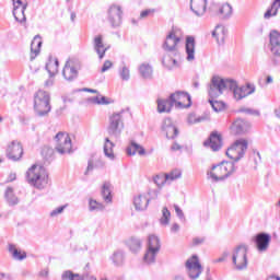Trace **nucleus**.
<instances>
[{
    "label": "nucleus",
    "instance_id": "e2e57ef3",
    "mask_svg": "<svg viewBox=\"0 0 280 280\" xmlns=\"http://www.w3.org/2000/svg\"><path fill=\"white\" fill-rule=\"evenodd\" d=\"M203 242H205V238L196 237V238H194L192 244L195 246H198V245L202 244Z\"/></svg>",
    "mask_w": 280,
    "mask_h": 280
},
{
    "label": "nucleus",
    "instance_id": "5fc2aeb1",
    "mask_svg": "<svg viewBox=\"0 0 280 280\" xmlns=\"http://www.w3.org/2000/svg\"><path fill=\"white\" fill-rule=\"evenodd\" d=\"M66 207L67 206H61V207H58L55 210H52L50 212L51 218H56V215H60V213H62V211H65Z\"/></svg>",
    "mask_w": 280,
    "mask_h": 280
},
{
    "label": "nucleus",
    "instance_id": "bf43d9fd",
    "mask_svg": "<svg viewBox=\"0 0 280 280\" xmlns=\"http://www.w3.org/2000/svg\"><path fill=\"white\" fill-rule=\"evenodd\" d=\"M172 152H178V150H183V145L178 144V142H174L171 147Z\"/></svg>",
    "mask_w": 280,
    "mask_h": 280
},
{
    "label": "nucleus",
    "instance_id": "7ed1b4c3",
    "mask_svg": "<svg viewBox=\"0 0 280 280\" xmlns=\"http://www.w3.org/2000/svg\"><path fill=\"white\" fill-rule=\"evenodd\" d=\"M211 170L215 172L208 173V176L212 178V183H220V180H226L231 174H234L237 167H235V162L222 161L220 164L212 165Z\"/></svg>",
    "mask_w": 280,
    "mask_h": 280
},
{
    "label": "nucleus",
    "instance_id": "6e6d98bb",
    "mask_svg": "<svg viewBox=\"0 0 280 280\" xmlns=\"http://www.w3.org/2000/svg\"><path fill=\"white\" fill-rule=\"evenodd\" d=\"M229 255H231L228 250L223 252L221 257H219L218 259H215L213 262L214 264H222V261H226V258L229 257Z\"/></svg>",
    "mask_w": 280,
    "mask_h": 280
},
{
    "label": "nucleus",
    "instance_id": "680f3d73",
    "mask_svg": "<svg viewBox=\"0 0 280 280\" xmlns=\"http://www.w3.org/2000/svg\"><path fill=\"white\" fill-rule=\"evenodd\" d=\"M254 154H256V156L258 158V161L257 158H255V164L257 165V163H261V153H259V151L257 150H254Z\"/></svg>",
    "mask_w": 280,
    "mask_h": 280
},
{
    "label": "nucleus",
    "instance_id": "6ab92c4d",
    "mask_svg": "<svg viewBox=\"0 0 280 280\" xmlns=\"http://www.w3.org/2000/svg\"><path fill=\"white\" fill-rule=\"evenodd\" d=\"M179 43L180 37L176 36V33H174V31H171L163 44V49H165V51H176V46Z\"/></svg>",
    "mask_w": 280,
    "mask_h": 280
},
{
    "label": "nucleus",
    "instance_id": "3c124183",
    "mask_svg": "<svg viewBox=\"0 0 280 280\" xmlns=\"http://www.w3.org/2000/svg\"><path fill=\"white\" fill-rule=\"evenodd\" d=\"M156 255H159V253H154V255L152 256V254L148 255V252H145L144 256H143V260L145 264H154L156 261Z\"/></svg>",
    "mask_w": 280,
    "mask_h": 280
},
{
    "label": "nucleus",
    "instance_id": "58836bf2",
    "mask_svg": "<svg viewBox=\"0 0 280 280\" xmlns=\"http://www.w3.org/2000/svg\"><path fill=\"white\" fill-rule=\"evenodd\" d=\"M118 75L122 82H128L130 80V68L126 66V61H121L118 68Z\"/></svg>",
    "mask_w": 280,
    "mask_h": 280
},
{
    "label": "nucleus",
    "instance_id": "a19ab883",
    "mask_svg": "<svg viewBox=\"0 0 280 280\" xmlns=\"http://www.w3.org/2000/svg\"><path fill=\"white\" fill-rule=\"evenodd\" d=\"M139 73L141 75V78H143L144 80H150V78H152V66H150L149 63H142L139 67Z\"/></svg>",
    "mask_w": 280,
    "mask_h": 280
},
{
    "label": "nucleus",
    "instance_id": "603ef678",
    "mask_svg": "<svg viewBox=\"0 0 280 280\" xmlns=\"http://www.w3.org/2000/svg\"><path fill=\"white\" fill-rule=\"evenodd\" d=\"M91 102H93V104H108V100H106V96H102L100 98V96H94L93 98H91Z\"/></svg>",
    "mask_w": 280,
    "mask_h": 280
},
{
    "label": "nucleus",
    "instance_id": "79ce46f5",
    "mask_svg": "<svg viewBox=\"0 0 280 280\" xmlns=\"http://www.w3.org/2000/svg\"><path fill=\"white\" fill-rule=\"evenodd\" d=\"M141 241L139 238L131 237L127 241V246L131 253H139L141 250Z\"/></svg>",
    "mask_w": 280,
    "mask_h": 280
},
{
    "label": "nucleus",
    "instance_id": "8fccbe9b",
    "mask_svg": "<svg viewBox=\"0 0 280 280\" xmlns=\"http://www.w3.org/2000/svg\"><path fill=\"white\" fill-rule=\"evenodd\" d=\"M238 113H245L246 115H254L256 117H259V115H261V113L258 109H253V108H240Z\"/></svg>",
    "mask_w": 280,
    "mask_h": 280
},
{
    "label": "nucleus",
    "instance_id": "423d86ee",
    "mask_svg": "<svg viewBox=\"0 0 280 280\" xmlns=\"http://www.w3.org/2000/svg\"><path fill=\"white\" fill-rule=\"evenodd\" d=\"M248 247L238 245L232 255V264L236 270H246L248 268Z\"/></svg>",
    "mask_w": 280,
    "mask_h": 280
},
{
    "label": "nucleus",
    "instance_id": "e433bc0d",
    "mask_svg": "<svg viewBox=\"0 0 280 280\" xmlns=\"http://www.w3.org/2000/svg\"><path fill=\"white\" fill-rule=\"evenodd\" d=\"M219 15L221 16V19L223 20H228L231 19V16H233V7L231 4L223 3L220 8H219Z\"/></svg>",
    "mask_w": 280,
    "mask_h": 280
},
{
    "label": "nucleus",
    "instance_id": "09e8293b",
    "mask_svg": "<svg viewBox=\"0 0 280 280\" xmlns=\"http://www.w3.org/2000/svg\"><path fill=\"white\" fill-rule=\"evenodd\" d=\"M153 182L158 185V187H163L167 183V178L165 175H156L153 177Z\"/></svg>",
    "mask_w": 280,
    "mask_h": 280
},
{
    "label": "nucleus",
    "instance_id": "ea45409f",
    "mask_svg": "<svg viewBox=\"0 0 280 280\" xmlns=\"http://www.w3.org/2000/svg\"><path fill=\"white\" fill-rule=\"evenodd\" d=\"M110 259L114 264V266H124V261L126 259V255L124 254V250L118 249L114 252V254L110 256Z\"/></svg>",
    "mask_w": 280,
    "mask_h": 280
},
{
    "label": "nucleus",
    "instance_id": "a18cd8bd",
    "mask_svg": "<svg viewBox=\"0 0 280 280\" xmlns=\"http://www.w3.org/2000/svg\"><path fill=\"white\" fill-rule=\"evenodd\" d=\"M241 93H243V95H241V97H248V95H253V93H255V85L250 84V83H246L245 85H241Z\"/></svg>",
    "mask_w": 280,
    "mask_h": 280
},
{
    "label": "nucleus",
    "instance_id": "5701e85b",
    "mask_svg": "<svg viewBox=\"0 0 280 280\" xmlns=\"http://www.w3.org/2000/svg\"><path fill=\"white\" fill-rule=\"evenodd\" d=\"M190 10L196 16H202L207 12V0H190Z\"/></svg>",
    "mask_w": 280,
    "mask_h": 280
},
{
    "label": "nucleus",
    "instance_id": "cd10ccee",
    "mask_svg": "<svg viewBox=\"0 0 280 280\" xmlns=\"http://www.w3.org/2000/svg\"><path fill=\"white\" fill-rule=\"evenodd\" d=\"M60 67V61H58V58H55L49 56L48 62L45 66L46 71L49 73V78H54L58 73V68Z\"/></svg>",
    "mask_w": 280,
    "mask_h": 280
},
{
    "label": "nucleus",
    "instance_id": "9d476101",
    "mask_svg": "<svg viewBox=\"0 0 280 280\" xmlns=\"http://www.w3.org/2000/svg\"><path fill=\"white\" fill-rule=\"evenodd\" d=\"M186 269L189 279L196 280L202 275V265H200L198 255H192V257L186 261Z\"/></svg>",
    "mask_w": 280,
    "mask_h": 280
},
{
    "label": "nucleus",
    "instance_id": "69168bd1",
    "mask_svg": "<svg viewBox=\"0 0 280 280\" xmlns=\"http://www.w3.org/2000/svg\"><path fill=\"white\" fill-rule=\"evenodd\" d=\"M45 86H54V78L50 77L48 80H46Z\"/></svg>",
    "mask_w": 280,
    "mask_h": 280
},
{
    "label": "nucleus",
    "instance_id": "f257e3e1",
    "mask_svg": "<svg viewBox=\"0 0 280 280\" xmlns=\"http://www.w3.org/2000/svg\"><path fill=\"white\" fill-rule=\"evenodd\" d=\"M158 113H172V108H189L191 106V95L187 92L176 91L168 98H159Z\"/></svg>",
    "mask_w": 280,
    "mask_h": 280
},
{
    "label": "nucleus",
    "instance_id": "f03ea898",
    "mask_svg": "<svg viewBox=\"0 0 280 280\" xmlns=\"http://www.w3.org/2000/svg\"><path fill=\"white\" fill-rule=\"evenodd\" d=\"M26 180L28 185H33L37 189H45V185L49 183V174L45 167L33 164L26 172Z\"/></svg>",
    "mask_w": 280,
    "mask_h": 280
},
{
    "label": "nucleus",
    "instance_id": "aec40b11",
    "mask_svg": "<svg viewBox=\"0 0 280 280\" xmlns=\"http://www.w3.org/2000/svg\"><path fill=\"white\" fill-rule=\"evenodd\" d=\"M62 280H97L94 276H91L89 273H74L71 270H66L61 275Z\"/></svg>",
    "mask_w": 280,
    "mask_h": 280
},
{
    "label": "nucleus",
    "instance_id": "f8f14e48",
    "mask_svg": "<svg viewBox=\"0 0 280 280\" xmlns=\"http://www.w3.org/2000/svg\"><path fill=\"white\" fill-rule=\"evenodd\" d=\"M253 242L259 253H266L270 242H272V236L266 232H260L254 236Z\"/></svg>",
    "mask_w": 280,
    "mask_h": 280
},
{
    "label": "nucleus",
    "instance_id": "0e129e2a",
    "mask_svg": "<svg viewBox=\"0 0 280 280\" xmlns=\"http://www.w3.org/2000/svg\"><path fill=\"white\" fill-rule=\"evenodd\" d=\"M23 5L25 4H23L22 0H16V1L13 0V8H23Z\"/></svg>",
    "mask_w": 280,
    "mask_h": 280
},
{
    "label": "nucleus",
    "instance_id": "2f4dec72",
    "mask_svg": "<svg viewBox=\"0 0 280 280\" xmlns=\"http://www.w3.org/2000/svg\"><path fill=\"white\" fill-rule=\"evenodd\" d=\"M279 9H280V0H273L271 5L265 12L264 19L268 21L272 19V16H277V14H279Z\"/></svg>",
    "mask_w": 280,
    "mask_h": 280
},
{
    "label": "nucleus",
    "instance_id": "473e14b6",
    "mask_svg": "<svg viewBox=\"0 0 280 280\" xmlns=\"http://www.w3.org/2000/svg\"><path fill=\"white\" fill-rule=\"evenodd\" d=\"M25 10H27V4H24L21 8H13V16L18 23H25V21H27Z\"/></svg>",
    "mask_w": 280,
    "mask_h": 280
},
{
    "label": "nucleus",
    "instance_id": "a878e982",
    "mask_svg": "<svg viewBox=\"0 0 280 280\" xmlns=\"http://www.w3.org/2000/svg\"><path fill=\"white\" fill-rule=\"evenodd\" d=\"M228 89L229 91H232L233 97L234 100H236V102L244 100V97H242V95H244L242 92V88L237 85V81L233 79H228Z\"/></svg>",
    "mask_w": 280,
    "mask_h": 280
},
{
    "label": "nucleus",
    "instance_id": "f704fd0d",
    "mask_svg": "<svg viewBox=\"0 0 280 280\" xmlns=\"http://www.w3.org/2000/svg\"><path fill=\"white\" fill-rule=\"evenodd\" d=\"M101 194H102L103 200L107 202V205L113 202V190H110V183L105 182L103 184Z\"/></svg>",
    "mask_w": 280,
    "mask_h": 280
},
{
    "label": "nucleus",
    "instance_id": "72a5a7b5",
    "mask_svg": "<svg viewBox=\"0 0 280 280\" xmlns=\"http://www.w3.org/2000/svg\"><path fill=\"white\" fill-rule=\"evenodd\" d=\"M4 197L10 207H14V206L19 205V197H16V195H14V188L7 187Z\"/></svg>",
    "mask_w": 280,
    "mask_h": 280
},
{
    "label": "nucleus",
    "instance_id": "c85d7f7f",
    "mask_svg": "<svg viewBox=\"0 0 280 280\" xmlns=\"http://www.w3.org/2000/svg\"><path fill=\"white\" fill-rule=\"evenodd\" d=\"M126 153L128 156H135V154H139L140 156H143L145 154V149L141 147V144L137 143L136 141L131 140L130 145L126 148Z\"/></svg>",
    "mask_w": 280,
    "mask_h": 280
},
{
    "label": "nucleus",
    "instance_id": "2eb2a0df",
    "mask_svg": "<svg viewBox=\"0 0 280 280\" xmlns=\"http://www.w3.org/2000/svg\"><path fill=\"white\" fill-rule=\"evenodd\" d=\"M161 129L166 135V139H176L178 137V127L172 121V118H164Z\"/></svg>",
    "mask_w": 280,
    "mask_h": 280
},
{
    "label": "nucleus",
    "instance_id": "13d9d810",
    "mask_svg": "<svg viewBox=\"0 0 280 280\" xmlns=\"http://www.w3.org/2000/svg\"><path fill=\"white\" fill-rule=\"evenodd\" d=\"M152 12H154V10H151V9H147L144 11H141L140 19H145L147 16H150V14H152Z\"/></svg>",
    "mask_w": 280,
    "mask_h": 280
},
{
    "label": "nucleus",
    "instance_id": "b1692460",
    "mask_svg": "<svg viewBox=\"0 0 280 280\" xmlns=\"http://www.w3.org/2000/svg\"><path fill=\"white\" fill-rule=\"evenodd\" d=\"M159 250H161V240L156 235H150L148 238L147 256L152 255L154 257V253H159Z\"/></svg>",
    "mask_w": 280,
    "mask_h": 280
},
{
    "label": "nucleus",
    "instance_id": "774afa93",
    "mask_svg": "<svg viewBox=\"0 0 280 280\" xmlns=\"http://www.w3.org/2000/svg\"><path fill=\"white\" fill-rule=\"evenodd\" d=\"M275 115L278 119H280V106L275 109Z\"/></svg>",
    "mask_w": 280,
    "mask_h": 280
},
{
    "label": "nucleus",
    "instance_id": "1a4fd4ad",
    "mask_svg": "<svg viewBox=\"0 0 280 280\" xmlns=\"http://www.w3.org/2000/svg\"><path fill=\"white\" fill-rule=\"evenodd\" d=\"M55 141H57L56 150L59 154H71L72 143L69 135L60 131L55 136Z\"/></svg>",
    "mask_w": 280,
    "mask_h": 280
},
{
    "label": "nucleus",
    "instance_id": "bb28decb",
    "mask_svg": "<svg viewBox=\"0 0 280 280\" xmlns=\"http://www.w3.org/2000/svg\"><path fill=\"white\" fill-rule=\"evenodd\" d=\"M133 205L136 211H145L150 205V198H148L145 195H139L138 197L133 198Z\"/></svg>",
    "mask_w": 280,
    "mask_h": 280
},
{
    "label": "nucleus",
    "instance_id": "dca6fc26",
    "mask_svg": "<svg viewBox=\"0 0 280 280\" xmlns=\"http://www.w3.org/2000/svg\"><path fill=\"white\" fill-rule=\"evenodd\" d=\"M269 49L272 56H280V33L277 30L269 33Z\"/></svg>",
    "mask_w": 280,
    "mask_h": 280
},
{
    "label": "nucleus",
    "instance_id": "338daca9",
    "mask_svg": "<svg viewBox=\"0 0 280 280\" xmlns=\"http://www.w3.org/2000/svg\"><path fill=\"white\" fill-rule=\"evenodd\" d=\"M15 178H16V174H14V173H13V174H10V175H9V178H8V182H9V183H12V182H14Z\"/></svg>",
    "mask_w": 280,
    "mask_h": 280
},
{
    "label": "nucleus",
    "instance_id": "4468645a",
    "mask_svg": "<svg viewBox=\"0 0 280 280\" xmlns=\"http://www.w3.org/2000/svg\"><path fill=\"white\" fill-rule=\"evenodd\" d=\"M7 156L10 161H21L23 158V145L21 142L14 140L7 149Z\"/></svg>",
    "mask_w": 280,
    "mask_h": 280
},
{
    "label": "nucleus",
    "instance_id": "7c9ffc66",
    "mask_svg": "<svg viewBox=\"0 0 280 280\" xmlns=\"http://www.w3.org/2000/svg\"><path fill=\"white\" fill-rule=\"evenodd\" d=\"M213 38L217 39L219 45H224V38H226V28L223 25H217L212 31Z\"/></svg>",
    "mask_w": 280,
    "mask_h": 280
},
{
    "label": "nucleus",
    "instance_id": "4c0bfd02",
    "mask_svg": "<svg viewBox=\"0 0 280 280\" xmlns=\"http://www.w3.org/2000/svg\"><path fill=\"white\" fill-rule=\"evenodd\" d=\"M113 148H115V143H113V141H110V139L105 138L104 154L110 161H115V153L113 152Z\"/></svg>",
    "mask_w": 280,
    "mask_h": 280
},
{
    "label": "nucleus",
    "instance_id": "0eeeda50",
    "mask_svg": "<svg viewBox=\"0 0 280 280\" xmlns=\"http://www.w3.org/2000/svg\"><path fill=\"white\" fill-rule=\"evenodd\" d=\"M228 89V79H222L220 77H212L211 83L209 85L208 94L209 100H218L224 91Z\"/></svg>",
    "mask_w": 280,
    "mask_h": 280
},
{
    "label": "nucleus",
    "instance_id": "39448f33",
    "mask_svg": "<svg viewBox=\"0 0 280 280\" xmlns=\"http://www.w3.org/2000/svg\"><path fill=\"white\" fill-rule=\"evenodd\" d=\"M246 150H248V140L241 138L234 141L226 150L225 154L234 163L242 161L246 155Z\"/></svg>",
    "mask_w": 280,
    "mask_h": 280
},
{
    "label": "nucleus",
    "instance_id": "de8ad7c7",
    "mask_svg": "<svg viewBox=\"0 0 280 280\" xmlns=\"http://www.w3.org/2000/svg\"><path fill=\"white\" fill-rule=\"evenodd\" d=\"M164 176L166 177V180H178V178L183 176V173L179 170H174Z\"/></svg>",
    "mask_w": 280,
    "mask_h": 280
},
{
    "label": "nucleus",
    "instance_id": "a211bd4d",
    "mask_svg": "<svg viewBox=\"0 0 280 280\" xmlns=\"http://www.w3.org/2000/svg\"><path fill=\"white\" fill-rule=\"evenodd\" d=\"M93 49L97 54L100 60L104 59V56H106V52L108 51V47L104 46V37L102 35L94 37Z\"/></svg>",
    "mask_w": 280,
    "mask_h": 280
},
{
    "label": "nucleus",
    "instance_id": "4d7b16f0",
    "mask_svg": "<svg viewBox=\"0 0 280 280\" xmlns=\"http://www.w3.org/2000/svg\"><path fill=\"white\" fill-rule=\"evenodd\" d=\"M110 67H113V62L110 60H106L101 69L102 73H106Z\"/></svg>",
    "mask_w": 280,
    "mask_h": 280
},
{
    "label": "nucleus",
    "instance_id": "052dcab7",
    "mask_svg": "<svg viewBox=\"0 0 280 280\" xmlns=\"http://www.w3.org/2000/svg\"><path fill=\"white\" fill-rule=\"evenodd\" d=\"M178 231H180V225H178V223H174L171 228V232L178 233Z\"/></svg>",
    "mask_w": 280,
    "mask_h": 280
},
{
    "label": "nucleus",
    "instance_id": "9b49d317",
    "mask_svg": "<svg viewBox=\"0 0 280 280\" xmlns=\"http://www.w3.org/2000/svg\"><path fill=\"white\" fill-rule=\"evenodd\" d=\"M124 19V11L121 7L117 4H113L109 7L107 11V21L112 27H119L121 25V21Z\"/></svg>",
    "mask_w": 280,
    "mask_h": 280
},
{
    "label": "nucleus",
    "instance_id": "4be33fe9",
    "mask_svg": "<svg viewBox=\"0 0 280 280\" xmlns=\"http://www.w3.org/2000/svg\"><path fill=\"white\" fill-rule=\"evenodd\" d=\"M62 75L67 82H73L78 80L79 72L78 69L68 61L62 69Z\"/></svg>",
    "mask_w": 280,
    "mask_h": 280
},
{
    "label": "nucleus",
    "instance_id": "20e7f679",
    "mask_svg": "<svg viewBox=\"0 0 280 280\" xmlns=\"http://www.w3.org/2000/svg\"><path fill=\"white\" fill-rule=\"evenodd\" d=\"M50 100L51 98L49 96V93L43 90L36 92L34 96V108L38 117H45L49 115V113L51 112V105L49 104Z\"/></svg>",
    "mask_w": 280,
    "mask_h": 280
},
{
    "label": "nucleus",
    "instance_id": "412c9836",
    "mask_svg": "<svg viewBox=\"0 0 280 280\" xmlns=\"http://www.w3.org/2000/svg\"><path fill=\"white\" fill-rule=\"evenodd\" d=\"M231 128H232L233 132H235L236 135H246V132H248V130H250V122H248L242 118H237L232 124Z\"/></svg>",
    "mask_w": 280,
    "mask_h": 280
},
{
    "label": "nucleus",
    "instance_id": "c756f323",
    "mask_svg": "<svg viewBox=\"0 0 280 280\" xmlns=\"http://www.w3.org/2000/svg\"><path fill=\"white\" fill-rule=\"evenodd\" d=\"M106 163L104 162V160H102V158H98L95 162L93 161V159H90L88 161V167L84 172L85 176H89L90 172H93V170H104Z\"/></svg>",
    "mask_w": 280,
    "mask_h": 280
},
{
    "label": "nucleus",
    "instance_id": "c9c22d12",
    "mask_svg": "<svg viewBox=\"0 0 280 280\" xmlns=\"http://www.w3.org/2000/svg\"><path fill=\"white\" fill-rule=\"evenodd\" d=\"M9 253L16 261H23V259H27V253H21V250H19L14 244H9Z\"/></svg>",
    "mask_w": 280,
    "mask_h": 280
},
{
    "label": "nucleus",
    "instance_id": "37998d69",
    "mask_svg": "<svg viewBox=\"0 0 280 280\" xmlns=\"http://www.w3.org/2000/svg\"><path fill=\"white\" fill-rule=\"evenodd\" d=\"M170 220H172V212H170V209H167V207H164L162 209V217L160 219V224L162 226H167V224H170Z\"/></svg>",
    "mask_w": 280,
    "mask_h": 280
},
{
    "label": "nucleus",
    "instance_id": "6e6552de",
    "mask_svg": "<svg viewBox=\"0 0 280 280\" xmlns=\"http://www.w3.org/2000/svg\"><path fill=\"white\" fill-rule=\"evenodd\" d=\"M122 114L124 110L115 113L109 117V125L107 127L109 137H115V139H119V137H121V132L124 130V120L121 119Z\"/></svg>",
    "mask_w": 280,
    "mask_h": 280
},
{
    "label": "nucleus",
    "instance_id": "f3484780",
    "mask_svg": "<svg viewBox=\"0 0 280 280\" xmlns=\"http://www.w3.org/2000/svg\"><path fill=\"white\" fill-rule=\"evenodd\" d=\"M186 60L192 62L196 60V37L187 36L185 43Z\"/></svg>",
    "mask_w": 280,
    "mask_h": 280
},
{
    "label": "nucleus",
    "instance_id": "393cba45",
    "mask_svg": "<svg viewBox=\"0 0 280 280\" xmlns=\"http://www.w3.org/2000/svg\"><path fill=\"white\" fill-rule=\"evenodd\" d=\"M43 47V39L40 35H35L31 43V61L36 60V56L40 54V48Z\"/></svg>",
    "mask_w": 280,
    "mask_h": 280
},
{
    "label": "nucleus",
    "instance_id": "c03bdc74",
    "mask_svg": "<svg viewBox=\"0 0 280 280\" xmlns=\"http://www.w3.org/2000/svg\"><path fill=\"white\" fill-rule=\"evenodd\" d=\"M214 100L215 98L208 100V102L212 106V109L214 110V113H220V112L224 110L226 104H224V102H222V101H214Z\"/></svg>",
    "mask_w": 280,
    "mask_h": 280
},
{
    "label": "nucleus",
    "instance_id": "49530a36",
    "mask_svg": "<svg viewBox=\"0 0 280 280\" xmlns=\"http://www.w3.org/2000/svg\"><path fill=\"white\" fill-rule=\"evenodd\" d=\"M105 207L102 202H97V200L90 199L89 200V211H104Z\"/></svg>",
    "mask_w": 280,
    "mask_h": 280
},
{
    "label": "nucleus",
    "instance_id": "ddd939ff",
    "mask_svg": "<svg viewBox=\"0 0 280 280\" xmlns=\"http://www.w3.org/2000/svg\"><path fill=\"white\" fill-rule=\"evenodd\" d=\"M205 148H210L212 152H220L222 150V135L218 131H212L209 138L203 142Z\"/></svg>",
    "mask_w": 280,
    "mask_h": 280
},
{
    "label": "nucleus",
    "instance_id": "864d4df0",
    "mask_svg": "<svg viewBox=\"0 0 280 280\" xmlns=\"http://www.w3.org/2000/svg\"><path fill=\"white\" fill-rule=\"evenodd\" d=\"M175 213L179 220H185V213L183 212V209L178 207V205H174Z\"/></svg>",
    "mask_w": 280,
    "mask_h": 280
}]
</instances>
